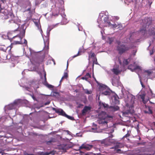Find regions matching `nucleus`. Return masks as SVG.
Returning a JSON list of instances; mask_svg holds the SVG:
<instances>
[{
  "label": "nucleus",
  "mask_w": 155,
  "mask_h": 155,
  "mask_svg": "<svg viewBox=\"0 0 155 155\" xmlns=\"http://www.w3.org/2000/svg\"><path fill=\"white\" fill-rule=\"evenodd\" d=\"M19 31V34L10 39L11 41L12 42L10 46V50L13 48L14 45L23 44L27 45V41L25 39H24V41H22V38L25 35V29H22V30L20 29Z\"/></svg>",
  "instance_id": "obj_1"
},
{
  "label": "nucleus",
  "mask_w": 155,
  "mask_h": 155,
  "mask_svg": "<svg viewBox=\"0 0 155 155\" xmlns=\"http://www.w3.org/2000/svg\"><path fill=\"white\" fill-rule=\"evenodd\" d=\"M98 120L97 121L98 123L101 126H105L107 127V120H111L113 118L111 116L108 115L104 112H101L98 114Z\"/></svg>",
  "instance_id": "obj_2"
},
{
  "label": "nucleus",
  "mask_w": 155,
  "mask_h": 155,
  "mask_svg": "<svg viewBox=\"0 0 155 155\" xmlns=\"http://www.w3.org/2000/svg\"><path fill=\"white\" fill-rule=\"evenodd\" d=\"M152 18L150 17H145L142 20L141 25H142V28L140 29L139 33L142 35H144L146 32V29L152 23Z\"/></svg>",
  "instance_id": "obj_3"
},
{
  "label": "nucleus",
  "mask_w": 155,
  "mask_h": 155,
  "mask_svg": "<svg viewBox=\"0 0 155 155\" xmlns=\"http://www.w3.org/2000/svg\"><path fill=\"white\" fill-rule=\"evenodd\" d=\"M117 44L118 45L117 46V51H118V53L120 54L125 53L130 49V47L121 44L120 41H118Z\"/></svg>",
  "instance_id": "obj_4"
},
{
  "label": "nucleus",
  "mask_w": 155,
  "mask_h": 155,
  "mask_svg": "<svg viewBox=\"0 0 155 155\" xmlns=\"http://www.w3.org/2000/svg\"><path fill=\"white\" fill-rule=\"evenodd\" d=\"M9 22L10 23L9 24V26L14 31H19L20 29H21V30H22V29H24L23 28L24 27L22 26L19 28V24L15 22L14 21L13 19L9 21Z\"/></svg>",
  "instance_id": "obj_5"
},
{
  "label": "nucleus",
  "mask_w": 155,
  "mask_h": 155,
  "mask_svg": "<svg viewBox=\"0 0 155 155\" xmlns=\"http://www.w3.org/2000/svg\"><path fill=\"white\" fill-rule=\"evenodd\" d=\"M145 95L143 94L141 96V98L142 99V101L144 104H145L148 101V100L149 101L150 103L151 104H155V96L153 97L150 98V100L149 98L145 100Z\"/></svg>",
  "instance_id": "obj_6"
},
{
  "label": "nucleus",
  "mask_w": 155,
  "mask_h": 155,
  "mask_svg": "<svg viewBox=\"0 0 155 155\" xmlns=\"http://www.w3.org/2000/svg\"><path fill=\"white\" fill-rule=\"evenodd\" d=\"M106 88L107 87H105L102 86H101L100 87V90L102 91L101 93V94L105 95H109L111 93V91L110 89H106Z\"/></svg>",
  "instance_id": "obj_7"
},
{
  "label": "nucleus",
  "mask_w": 155,
  "mask_h": 155,
  "mask_svg": "<svg viewBox=\"0 0 155 155\" xmlns=\"http://www.w3.org/2000/svg\"><path fill=\"white\" fill-rule=\"evenodd\" d=\"M93 146L92 145H88L87 144H82L79 148L80 149H84L87 150H89L93 147Z\"/></svg>",
  "instance_id": "obj_8"
},
{
  "label": "nucleus",
  "mask_w": 155,
  "mask_h": 155,
  "mask_svg": "<svg viewBox=\"0 0 155 155\" xmlns=\"http://www.w3.org/2000/svg\"><path fill=\"white\" fill-rule=\"evenodd\" d=\"M103 21L105 24V25H104V27H110L111 25L110 22L109 21L108 18L106 15L104 17Z\"/></svg>",
  "instance_id": "obj_9"
},
{
  "label": "nucleus",
  "mask_w": 155,
  "mask_h": 155,
  "mask_svg": "<svg viewBox=\"0 0 155 155\" xmlns=\"http://www.w3.org/2000/svg\"><path fill=\"white\" fill-rule=\"evenodd\" d=\"M45 54H43L42 55L40 56L37 59V63L39 64L42 62L44 61V59L45 58Z\"/></svg>",
  "instance_id": "obj_10"
},
{
  "label": "nucleus",
  "mask_w": 155,
  "mask_h": 155,
  "mask_svg": "<svg viewBox=\"0 0 155 155\" xmlns=\"http://www.w3.org/2000/svg\"><path fill=\"white\" fill-rule=\"evenodd\" d=\"M111 71L115 75H117L121 73V71L119 69V66L114 68L111 70Z\"/></svg>",
  "instance_id": "obj_11"
},
{
  "label": "nucleus",
  "mask_w": 155,
  "mask_h": 155,
  "mask_svg": "<svg viewBox=\"0 0 155 155\" xmlns=\"http://www.w3.org/2000/svg\"><path fill=\"white\" fill-rule=\"evenodd\" d=\"M139 67V66L135 67L134 64H131L128 66V68L131 71H134L137 69H138Z\"/></svg>",
  "instance_id": "obj_12"
},
{
  "label": "nucleus",
  "mask_w": 155,
  "mask_h": 155,
  "mask_svg": "<svg viewBox=\"0 0 155 155\" xmlns=\"http://www.w3.org/2000/svg\"><path fill=\"white\" fill-rule=\"evenodd\" d=\"M0 58L3 60H5L7 59V53L5 52H2L0 53Z\"/></svg>",
  "instance_id": "obj_13"
},
{
  "label": "nucleus",
  "mask_w": 155,
  "mask_h": 155,
  "mask_svg": "<svg viewBox=\"0 0 155 155\" xmlns=\"http://www.w3.org/2000/svg\"><path fill=\"white\" fill-rule=\"evenodd\" d=\"M91 107L89 106H85L82 111V113L83 115H84L87 112L91 110Z\"/></svg>",
  "instance_id": "obj_14"
},
{
  "label": "nucleus",
  "mask_w": 155,
  "mask_h": 155,
  "mask_svg": "<svg viewBox=\"0 0 155 155\" xmlns=\"http://www.w3.org/2000/svg\"><path fill=\"white\" fill-rule=\"evenodd\" d=\"M57 113L59 115L65 117L66 114L64 110L61 109H59Z\"/></svg>",
  "instance_id": "obj_15"
},
{
  "label": "nucleus",
  "mask_w": 155,
  "mask_h": 155,
  "mask_svg": "<svg viewBox=\"0 0 155 155\" xmlns=\"http://www.w3.org/2000/svg\"><path fill=\"white\" fill-rule=\"evenodd\" d=\"M110 108L114 111H115L119 110L120 108L117 106H110Z\"/></svg>",
  "instance_id": "obj_16"
},
{
  "label": "nucleus",
  "mask_w": 155,
  "mask_h": 155,
  "mask_svg": "<svg viewBox=\"0 0 155 155\" xmlns=\"http://www.w3.org/2000/svg\"><path fill=\"white\" fill-rule=\"evenodd\" d=\"M91 78V75L89 73H87L84 77H83L81 78V79L87 81L88 79Z\"/></svg>",
  "instance_id": "obj_17"
},
{
  "label": "nucleus",
  "mask_w": 155,
  "mask_h": 155,
  "mask_svg": "<svg viewBox=\"0 0 155 155\" xmlns=\"http://www.w3.org/2000/svg\"><path fill=\"white\" fill-rule=\"evenodd\" d=\"M92 58L93 59V58L94 59L96 58V56L95 54V53L94 52H92V51H91L90 54H89V60H90V58Z\"/></svg>",
  "instance_id": "obj_18"
},
{
  "label": "nucleus",
  "mask_w": 155,
  "mask_h": 155,
  "mask_svg": "<svg viewBox=\"0 0 155 155\" xmlns=\"http://www.w3.org/2000/svg\"><path fill=\"white\" fill-rule=\"evenodd\" d=\"M122 146V144L120 143H117L116 145L114 146V148L112 147V149H117L119 148H121Z\"/></svg>",
  "instance_id": "obj_19"
},
{
  "label": "nucleus",
  "mask_w": 155,
  "mask_h": 155,
  "mask_svg": "<svg viewBox=\"0 0 155 155\" xmlns=\"http://www.w3.org/2000/svg\"><path fill=\"white\" fill-rule=\"evenodd\" d=\"M51 95L53 97H58L59 95V93L57 92H53L51 93Z\"/></svg>",
  "instance_id": "obj_20"
},
{
  "label": "nucleus",
  "mask_w": 155,
  "mask_h": 155,
  "mask_svg": "<svg viewBox=\"0 0 155 155\" xmlns=\"http://www.w3.org/2000/svg\"><path fill=\"white\" fill-rule=\"evenodd\" d=\"M114 40V39L113 38H108V41L110 44H111Z\"/></svg>",
  "instance_id": "obj_21"
},
{
  "label": "nucleus",
  "mask_w": 155,
  "mask_h": 155,
  "mask_svg": "<svg viewBox=\"0 0 155 155\" xmlns=\"http://www.w3.org/2000/svg\"><path fill=\"white\" fill-rule=\"evenodd\" d=\"M114 103L116 104H120V101L116 99V98L115 97L114 99Z\"/></svg>",
  "instance_id": "obj_22"
},
{
  "label": "nucleus",
  "mask_w": 155,
  "mask_h": 155,
  "mask_svg": "<svg viewBox=\"0 0 155 155\" xmlns=\"http://www.w3.org/2000/svg\"><path fill=\"white\" fill-rule=\"evenodd\" d=\"M93 63L94 64H97L98 63L97 62V58L94 59L93 58Z\"/></svg>",
  "instance_id": "obj_23"
},
{
  "label": "nucleus",
  "mask_w": 155,
  "mask_h": 155,
  "mask_svg": "<svg viewBox=\"0 0 155 155\" xmlns=\"http://www.w3.org/2000/svg\"><path fill=\"white\" fill-rule=\"evenodd\" d=\"M81 52V50H80V49H79L78 51V54H76V55H74L73 57H72V58H74L79 55H80V53Z\"/></svg>",
  "instance_id": "obj_24"
},
{
  "label": "nucleus",
  "mask_w": 155,
  "mask_h": 155,
  "mask_svg": "<svg viewBox=\"0 0 155 155\" xmlns=\"http://www.w3.org/2000/svg\"><path fill=\"white\" fill-rule=\"evenodd\" d=\"M65 117L67 118H68V119L71 120H73L74 119L73 117L70 116H69L67 115V114H66Z\"/></svg>",
  "instance_id": "obj_25"
},
{
  "label": "nucleus",
  "mask_w": 155,
  "mask_h": 155,
  "mask_svg": "<svg viewBox=\"0 0 155 155\" xmlns=\"http://www.w3.org/2000/svg\"><path fill=\"white\" fill-rule=\"evenodd\" d=\"M129 114H131V113L129 111H126L123 113V114L125 115H128Z\"/></svg>",
  "instance_id": "obj_26"
},
{
  "label": "nucleus",
  "mask_w": 155,
  "mask_h": 155,
  "mask_svg": "<svg viewBox=\"0 0 155 155\" xmlns=\"http://www.w3.org/2000/svg\"><path fill=\"white\" fill-rule=\"evenodd\" d=\"M128 62L127 59H124L123 61V64H124L127 65L128 64Z\"/></svg>",
  "instance_id": "obj_27"
},
{
  "label": "nucleus",
  "mask_w": 155,
  "mask_h": 155,
  "mask_svg": "<svg viewBox=\"0 0 155 155\" xmlns=\"http://www.w3.org/2000/svg\"><path fill=\"white\" fill-rule=\"evenodd\" d=\"M145 72L147 73L148 76L150 75L152 73V72L150 71H146Z\"/></svg>",
  "instance_id": "obj_28"
},
{
  "label": "nucleus",
  "mask_w": 155,
  "mask_h": 155,
  "mask_svg": "<svg viewBox=\"0 0 155 155\" xmlns=\"http://www.w3.org/2000/svg\"><path fill=\"white\" fill-rule=\"evenodd\" d=\"M63 76L64 78H67L68 77V74L67 73H64V75Z\"/></svg>",
  "instance_id": "obj_29"
},
{
  "label": "nucleus",
  "mask_w": 155,
  "mask_h": 155,
  "mask_svg": "<svg viewBox=\"0 0 155 155\" xmlns=\"http://www.w3.org/2000/svg\"><path fill=\"white\" fill-rule=\"evenodd\" d=\"M46 86L49 88H53V87L52 85L48 84H47Z\"/></svg>",
  "instance_id": "obj_30"
},
{
  "label": "nucleus",
  "mask_w": 155,
  "mask_h": 155,
  "mask_svg": "<svg viewBox=\"0 0 155 155\" xmlns=\"http://www.w3.org/2000/svg\"><path fill=\"white\" fill-rule=\"evenodd\" d=\"M136 50H134L133 51V53L132 55H133V56H134L136 55Z\"/></svg>",
  "instance_id": "obj_31"
},
{
  "label": "nucleus",
  "mask_w": 155,
  "mask_h": 155,
  "mask_svg": "<svg viewBox=\"0 0 155 155\" xmlns=\"http://www.w3.org/2000/svg\"><path fill=\"white\" fill-rule=\"evenodd\" d=\"M8 15H10V16H11V18H14V16L13 14L12 13H10L9 14H8Z\"/></svg>",
  "instance_id": "obj_32"
},
{
  "label": "nucleus",
  "mask_w": 155,
  "mask_h": 155,
  "mask_svg": "<svg viewBox=\"0 0 155 155\" xmlns=\"http://www.w3.org/2000/svg\"><path fill=\"white\" fill-rule=\"evenodd\" d=\"M110 141L111 143H115V141L114 140L111 139L110 140Z\"/></svg>",
  "instance_id": "obj_33"
},
{
  "label": "nucleus",
  "mask_w": 155,
  "mask_h": 155,
  "mask_svg": "<svg viewBox=\"0 0 155 155\" xmlns=\"http://www.w3.org/2000/svg\"><path fill=\"white\" fill-rule=\"evenodd\" d=\"M102 105L104 108L107 107L108 106V105L107 104H104L103 103Z\"/></svg>",
  "instance_id": "obj_34"
},
{
  "label": "nucleus",
  "mask_w": 155,
  "mask_h": 155,
  "mask_svg": "<svg viewBox=\"0 0 155 155\" xmlns=\"http://www.w3.org/2000/svg\"><path fill=\"white\" fill-rule=\"evenodd\" d=\"M110 26H111L112 28H115L117 27V25H116L115 24L112 25Z\"/></svg>",
  "instance_id": "obj_35"
},
{
  "label": "nucleus",
  "mask_w": 155,
  "mask_h": 155,
  "mask_svg": "<svg viewBox=\"0 0 155 155\" xmlns=\"http://www.w3.org/2000/svg\"><path fill=\"white\" fill-rule=\"evenodd\" d=\"M52 109L53 110L55 111L56 113H57V111H58L59 109H56L55 108H53Z\"/></svg>",
  "instance_id": "obj_36"
},
{
  "label": "nucleus",
  "mask_w": 155,
  "mask_h": 155,
  "mask_svg": "<svg viewBox=\"0 0 155 155\" xmlns=\"http://www.w3.org/2000/svg\"><path fill=\"white\" fill-rule=\"evenodd\" d=\"M140 84H141V85L142 87L143 88H145V86H144V85H143V82H142V81H141V80H140Z\"/></svg>",
  "instance_id": "obj_37"
},
{
  "label": "nucleus",
  "mask_w": 155,
  "mask_h": 155,
  "mask_svg": "<svg viewBox=\"0 0 155 155\" xmlns=\"http://www.w3.org/2000/svg\"><path fill=\"white\" fill-rule=\"evenodd\" d=\"M140 84H141V85L142 87L143 88H145V86H144V85H143V82H142V81H141V80H140Z\"/></svg>",
  "instance_id": "obj_38"
},
{
  "label": "nucleus",
  "mask_w": 155,
  "mask_h": 155,
  "mask_svg": "<svg viewBox=\"0 0 155 155\" xmlns=\"http://www.w3.org/2000/svg\"><path fill=\"white\" fill-rule=\"evenodd\" d=\"M116 151L117 153H121V152H120L121 150L120 149H116Z\"/></svg>",
  "instance_id": "obj_39"
},
{
  "label": "nucleus",
  "mask_w": 155,
  "mask_h": 155,
  "mask_svg": "<svg viewBox=\"0 0 155 155\" xmlns=\"http://www.w3.org/2000/svg\"><path fill=\"white\" fill-rule=\"evenodd\" d=\"M149 90H150V94L152 95H153L152 91L150 88H149Z\"/></svg>",
  "instance_id": "obj_40"
},
{
  "label": "nucleus",
  "mask_w": 155,
  "mask_h": 155,
  "mask_svg": "<svg viewBox=\"0 0 155 155\" xmlns=\"http://www.w3.org/2000/svg\"><path fill=\"white\" fill-rule=\"evenodd\" d=\"M130 136V134H126L124 137H129Z\"/></svg>",
  "instance_id": "obj_41"
},
{
  "label": "nucleus",
  "mask_w": 155,
  "mask_h": 155,
  "mask_svg": "<svg viewBox=\"0 0 155 155\" xmlns=\"http://www.w3.org/2000/svg\"><path fill=\"white\" fill-rule=\"evenodd\" d=\"M35 23L36 26H37V27L39 28V25L38 23L37 22H35Z\"/></svg>",
  "instance_id": "obj_42"
},
{
  "label": "nucleus",
  "mask_w": 155,
  "mask_h": 155,
  "mask_svg": "<svg viewBox=\"0 0 155 155\" xmlns=\"http://www.w3.org/2000/svg\"><path fill=\"white\" fill-rule=\"evenodd\" d=\"M44 78H45V81H46V73H45V74H44Z\"/></svg>",
  "instance_id": "obj_43"
},
{
  "label": "nucleus",
  "mask_w": 155,
  "mask_h": 155,
  "mask_svg": "<svg viewBox=\"0 0 155 155\" xmlns=\"http://www.w3.org/2000/svg\"><path fill=\"white\" fill-rule=\"evenodd\" d=\"M86 93L88 94H91V92H90L88 90H87L86 91Z\"/></svg>",
  "instance_id": "obj_44"
},
{
  "label": "nucleus",
  "mask_w": 155,
  "mask_h": 155,
  "mask_svg": "<svg viewBox=\"0 0 155 155\" xmlns=\"http://www.w3.org/2000/svg\"><path fill=\"white\" fill-rule=\"evenodd\" d=\"M50 103V102H47L46 103H45V105H48Z\"/></svg>",
  "instance_id": "obj_45"
},
{
  "label": "nucleus",
  "mask_w": 155,
  "mask_h": 155,
  "mask_svg": "<svg viewBox=\"0 0 155 155\" xmlns=\"http://www.w3.org/2000/svg\"><path fill=\"white\" fill-rule=\"evenodd\" d=\"M51 141H47V144H49V143H51Z\"/></svg>",
  "instance_id": "obj_46"
},
{
  "label": "nucleus",
  "mask_w": 155,
  "mask_h": 155,
  "mask_svg": "<svg viewBox=\"0 0 155 155\" xmlns=\"http://www.w3.org/2000/svg\"><path fill=\"white\" fill-rule=\"evenodd\" d=\"M32 98L34 100H36L35 97L34 96H32Z\"/></svg>",
  "instance_id": "obj_47"
},
{
  "label": "nucleus",
  "mask_w": 155,
  "mask_h": 155,
  "mask_svg": "<svg viewBox=\"0 0 155 155\" xmlns=\"http://www.w3.org/2000/svg\"><path fill=\"white\" fill-rule=\"evenodd\" d=\"M26 155H35L34 154H33L27 153Z\"/></svg>",
  "instance_id": "obj_48"
},
{
  "label": "nucleus",
  "mask_w": 155,
  "mask_h": 155,
  "mask_svg": "<svg viewBox=\"0 0 155 155\" xmlns=\"http://www.w3.org/2000/svg\"><path fill=\"white\" fill-rule=\"evenodd\" d=\"M149 110H150V114H152V111L150 109H149Z\"/></svg>",
  "instance_id": "obj_49"
},
{
  "label": "nucleus",
  "mask_w": 155,
  "mask_h": 155,
  "mask_svg": "<svg viewBox=\"0 0 155 155\" xmlns=\"http://www.w3.org/2000/svg\"><path fill=\"white\" fill-rule=\"evenodd\" d=\"M132 155H143V154H137V155L132 154Z\"/></svg>",
  "instance_id": "obj_50"
},
{
  "label": "nucleus",
  "mask_w": 155,
  "mask_h": 155,
  "mask_svg": "<svg viewBox=\"0 0 155 155\" xmlns=\"http://www.w3.org/2000/svg\"><path fill=\"white\" fill-rule=\"evenodd\" d=\"M2 8L1 7V5L0 4V12L2 10Z\"/></svg>",
  "instance_id": "obj_51"
},
{
  "label": "nucleus",
  "mask_w": 155,
  "mask_h": 155,
  "mask_svg": "<svg viewBox=\"0 0 155 155\" xmlns=\"http://www.w3.org/2000/svg\"><path fill=\"white\" fill-rule=\"evenodd\" d=\"M153 51H152V52H150V55H152L153 54Z\"/></svg>",
  "instance_id": "obj_52"
},
{
  "label": "nucleus",
  "mask_w": 155,
  "mask_h": 155,
  "mask_svg": "<svg viewBox=\"0 0 155 155\" xmlns=\"http://www.w3.org/2000/svg\"><path fill=\"white\" fill-rule=\"evenodd\" d=\"M31 10V8H28V9H27V11H30Z\"/></svg>",
  "instance_id": "obj_53"
},
{
  "label": "nucleus",
  "mask_w": 155,
  "mask_h": 155,
  "mask_svg": "<svg viewBox=\"0 0 155 155\" xmlns=\"http://www.w3.org/2000/svg\"><path fill=\"white\" fill-rule=\"evenodd\" d=\"M68 61H67V67H68Z\"/></svg>",
  "instance_id": "obj_54"
},
{
  "label": "nucleus",
  "mask_w": 155,
  "mask_h": 155,
  "mask_svg": "<svg viewBox=\"0 0 155 155\" xmlns=\"http://www.w3.org/2000/svg\"><path fill=\"white\" fill-rule=\"evenodd\" d=\"M94 64L93 63V64H92V68H94Z\"/></svg>",
  "instance_id": "obj_55"
},
{
  "label": "nucleus",
  "mask_w": 155,
  "mask_h": 155,
  "mask_svg": "<svg viewBox=\"0 0 155 155\" xmlns=\"http://www.w3.org/2000/svg\"><path fill=\"white\" fill-rule=\"evenodd\" d=\"M64 78L63 77H63H62L61 78V80H63V79Z\"/></svg>",
  "instance_id": "obj_56"
},
{
  "label": "nucleus",
  "mask_w": 155,
  "mask_h": 155,
  "mask_svg": "<svg viewBox=\"0 0 155 155\" xmlns=\"http://www.w3.org/2000/svg\"><path fill=\"white\" fill-rule=\"evenodd\" d=\"M153 124L155 126V122H153Z\"/></svg>",
  "instance_id": "obj_57"
},
{
  "label": "nucleus",
  "mask_w": 155,
  "mask_h": 155,
  "mask_svg": "<svg viewBox=\"0 0 155 155\" xmlns=\"http://www.w3.org/2000/svg\"><path fill=\"white\" fill-rule=\"evenodd\" d=\"M62 81V80H61H61H60V83H61V81Z\"/></svg>",
  "instance_id": "obj_58"
},
{
  "label": "nucleus",
  "mask_w": 155,
  "mask_h": 155,
  "mask_svg": "<svg viewBox=\"0 0 155 155\" xmlns=\"http://www.w3.org/2000/svg\"><path fill=\"white\" fill-rule=\"evenodd\" d=\"M62 81V80H61H61H60V83H61V81Z\"/></svg>",
  "instance_id": "obj_59"
},
{
  "label": "nucleus",
  "mask_w": 155,
  "mask_h": 155,
  "mask_svg": "<svg viewBox=\"0 0 155 155\" xmlns=\"http://www.w3.org/2000/svg\"><path fill=\"white\" fill-rule=\"evenodd\" d=\"M145 113H147V112L145 111Z\"/></svg>",
  "instance_id": "obj_60"
},
{
  "label": "nucleus",
  "mask_w": 155,
  "mask_h": 155,
  "mask_svg": "<svg viewBox=\"0 0 155 155\" xmlns=\"http://www.w3.org/2000/svg\"><path fill=\"white\" fill-rule=\"evenodd\" d=\"M3 137V136H0V137Z\"/></svg>",
  "instance_id": "obj_61"
},
{
  "label": "nucleus",
  "mask_w": 155,
  "mask_h": 155,
  "mask_svg": "<svg viewBox=\"0 0 155 155\" xmlns=\"http://www.w3.org/2000/svg\"><path fill=\"white\" fill-rule=\"evenodd\" d=\"M85 155H88L87 154H85Z\"/></svg>",
  "instance_id": "obj_62"
},
{
  "label": "nucleus",
  "mask_w": 155,
  "mask_h": 155,
  "mask_svg": "<svg viewBox=\"0 0 155 155\" xmlns=\"http://www.w3.org/2000/svg\"><path fill=\"white\" fill-rule=\"evenodd\" d=\"M154 35H155V33H154Z\"/></svg>",
  "instance_id": "obj_63"
}]
</instances>
